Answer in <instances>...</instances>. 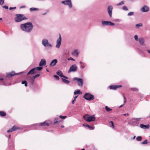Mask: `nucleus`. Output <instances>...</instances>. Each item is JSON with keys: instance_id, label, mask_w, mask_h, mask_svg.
<instances>
[{"instance_id": "a878e982", "label": "nucleus", "mask_w": 150, "mask_h": 150, "mask_svg": "<svg viewBox=\"0 0 150 150\" xmlns=\"http://www.w3.org/2000/svg\"><path fill=\"white\" fill-rule=\"evenodd\" d=\"M81 93H80V90H76L74 92V95L80 94Z\"/></svg>"}, {"instance_id": "052dcab7", "label": "nucleus", "mask_w": 150, "mask_h": 150, "mask_svg": "<svg viewBox=\"0 0 150 150\" xmlns=\"http://www.w3.org/2000/svg\"><path fill=\"white\" fill-rule=\"evenodd\" d=\"M147 52L149 53L150 54V50H147Z\"/></svg>"}, {"instance_id": "72a5a7b5", "label": "nucleus", "mask_w": 150, "mask_h": 150, "mask_svg": "<svg viewBox=\"0 0 150 150\" xmlns=\"http://www.w3.org/2000/svg\"><path fill=\"white\" fill-rule=\"evenodd\" d=\"M134 12H130L129 13H128V14H127V16H132L133 15H134Z\"/></svg>"}, {"instance_id": "f3484780", "label": "nucleus", "mask_w": 150, "mask_h": 150, "mask_svg": "<svg viewBox=\"0 0 150 150\" xmlns=\"http://www.w3.org/2000/svg\"><path fill=\"white\" fill-rule=\"evenodd\" d=\"M46 61L45 59H41L39 63V66L41 67L42 66L45 65L46 64Z\"/></svg>"}, {"instance_id": "f704fd0d", "label": "nucleus", "mask_w": 150, "mask_h": 150, "mask_svg": "<svg viewBox=\"0 0 150 150\" xmlns=\"http://www.w3.org/2000/svg\"><path fill=\"white\" fill-rule=\"evenodd\" d=\"M142 24L141 23H140L137 24L136 25V27L137 28H138L139 27L142 26Z\"/></svg>"}, {"instance_id": "f257e3e1", "label": "nucleus", "mask_w": 150, "mask_h": 150, "mask_svg": "<svg viewBox=\"0 0 150 150\" xmlns=\"http://www.w3.org/2000/svg\"><path fill=\"white\" fill-rule=\"evenodd\" d=\"M33 25L30 22H28L24 24H22L20 25L21 29L24 31L30 33L32 30Z\"/></svg>"}, {"instance_id": "bb28decb", "label": "nucleus", "mask_w": 150, "mask_h": 150, "mask_svg": "<svg viewBox=\"0 0 150 150\" xmlns=\"http://www.w3.org/2000/svg\"><path fill=\"white\" fill-rule=\"evenodd\" d=\"M62 81L65 83L68 84L70 83V81H69L66 80L64 78H62Z\"/></svg>"}, {"instance_id": "a18cd8bd", "label": "nucleus", "mask_w": 150, "mask_h": 150, "mask_svg": "<svg viewBox=\"0 0 150 150\" xmlns=\"http://www.w3.org/2000/svg\"><path fill=\"white\" fill-rule=\"evenodd\" d=\"M66 117H67L66 116H62V115H60L59 116V117L62 119H65V118H66Z\"/></svg>"}, {"instance_id": "20e7f679", "label": "nucleus", "mask_w": 150, "mask_h": 150, "mask_svg": "<svg viewBox=\"0 0 150 150\" xmlns=\"http://www.w3.org/2000/svg\"><path fill=\"white\" fill-rule=\"evenodd\" d=\"M84 119L88 122L94 121L95 118L94 115H85L83 116Z\"/></svg>"}, {"instance_id": "9d476101", "label": "nucleus", "mask_w": 150, "mask_h": 150, "mask_svg": "<svg viewBox=\"0 0 150 150\" xmlns=\"http://www.w3.org/2000/svg\"><path fill=\"white\" fill-rule=\"evenodd\" d=\"M62 3L66 5H68L70 8H71L72 5L71 0H65L62 2Z\"/></svg>"}, {"instance_id": "5fc2aeb1", "label": "nucleus", "mask_w": 150, "mask_h": 150, "mask_svg": "<svg viewBox=\"0 0 150 150\" xmlns=\"http://www.w3.org/2000/svg\"><path fill=\"white\" fill-rule=\"evenodd\" d=\"M36 78V77H35V76H33V77H32L31 78H32V79H33L34 80H35V79Z\"/></svg>"}, {"instance_id": "680f3d73", "label": "nucleus", "mask_w": 150, "mask_h": 150, "mask_svg": "<svg viewBox=\"0 0 150 150\" xmlns=\"http://www.w3.org/2000/svg\"><path fill=\"white\" fill-rule=\"evenodd\" d=\"M46 13H44L42 14V15H45L46 14Z\"/></svg>"}, {"instance_id": "7ed1b4c3", "label": "nucleus", "mask_w": 150, "mask_h": 150, "mask_svg": "<svg viewBox=\"0 0 150 150\" xmlns=\"http://www.w3.org/2000/svg\"><path fill=\"white\" fill-rule=\"evenodd\" d=\"M16 17L15 18V21L16 22H19L26 19V18L22 14H16Z\"/></svg>"}, {"instance_id": "39448f33", "label": "nucleus", "mask_w": 150, "mask_h": 150, "mask_svg": "<svg viewBox=\"0 0 150 150\" xmlns=\"http://www.w3.org/2000/svg\"><path fill=\"white\" fill-rule=\"evenodd\" d=\"M42 45L45 47H52V45L49 43L48 40L45 38L42 39Z\"/></svg>"}, {"instance_id": "e433bc0d", "label": "nucleus", "mask_w": 150, "mask_h": 150, "mask_svg": "<svg viewBox=\"0 0 150 150\" xmlns=\"http://www.w3.org/2000/svg\"><path fill=\"white\" fill-rule=\"evenodd\" d=\"M124 4V1H121V2H120V3H118V4H117L116 5L117 6H118L122 5L123 4Z\"/></svg>"}, {"instance_id": "5701e85b", "label": "nucleus", "mask_w": 150, "mask_h": 150, "mask_svg": "<svg viewBox=\"0 0 150 150\" xmlns=\"http://www.w3.org/2000/svg\"><path fill=\"white\" fill-rule=\"evenodd\" d=\"M72 54L73 55L77 57L79 55V52L77 50H75L72 52Z\"/></svg>"}, {"instance_id": "b1692460", "label": "nucleus", "mask_w": 150, "mask_h": 150, "mask_svg": "<svg viewBox=\"0 0 150 150\" xmlns=\"http://www.w3.org/2000/svg\"><path fill=\"white\" fill-rule=\"evenodd\" d=\"M139 41L140 43L142 44V45H144V41L143 39L142 38H140L139 39Z\"/></svg>"}, {"instance_id": "9b49d317", "label": "nucleus", "mask_w": 150, "mask_h": 150, "mask_svg": "<svg viewBox=\"0 0 150 150\" xmlns=\"http://www.w3.org/2000/svg\"><path fill=\"white\" fill-rule=\"evenodd\" d=\"M73 80L77 81L78 83V85L79 86H82L83 84V79L75 77L73 78Z\"/></svg>"}, {"instance_id": "4be33fe9", "label": "nucleus", "mask_w": 150, "mask_h": 150, "mask_svg": "<svg viewBox=\"0 0 150 150\" xmlns=\"http://www.w3.org/2000/svg\"><path fill=\"white\" fill-rule=\"evenodd\" d=\"M140 127L142 129H147L149 128V125H144L143 124H141Z\"/></svg>"}, {"instance_id": "69168bd1", "label": "nucleus", "mask_w": 150, "mask_h": 150, "mask_svg": "<svg viewBox=\"0 0 150 150\" xmlns=\"http://www.w3.org/2000/svg\"><path fill=\"white\" fill-rule=\"evenodd\" d=\"M135 136H134L133 137V139H135Z\"/></svg>"}, {"instance_id": "603ef678", "label": "nucleus", "mask_w": 150, "mask_h": 150, "mask_svg": "<svg viewBox=\"0 0 150 150\" xmlns=\"http://www.w3.org/2000/svg\"><path fill=\"white\" fill-rule=\"evenodd\" d=\"M40 76V74H37L36 75H35V76L36 77V78H37V77H38L39 76Z\"/></svg>"}, {"instance_id": "e2e57ef3", "label": "nucleus", "mask_w": 150, "mask_h": 150, "mask_svg": "<svg viewBox=\"0 0 150 150\" xmlns=\"http://www.w3.org/2000/svg\"><path fill=\"white\" fill-rule=\"evenodd\" d=\"M3 78H0V81L3 80Z\"/></svg>"}, {"instance_id": "4d7b16f0", "label": "nucleus", "mask_w": 150, "mask_h": 150, "mask_svg": "<svg viewBox=\"0 0 150 150\" xmlns=\"http://www.w3.org/2000/svg\"><path fill=\"white\" fill-rule=\"evenodd\" d=\"M75 101V100H74L72 101V104H74V103Z\"/></svg>"}, {"instance_id": "c9c22d12", "label": "nucleus", "mask_w": 150, "mask_h": 150, "mask_svg": "<svg viewBox=\"0 0 150 150\" xmlns=\"http://www.w3.org/2000/svg\"><path fill=\"white\" fill-rule=\"evenodd\" d=\"M22 84H25V86H27V83L26 81H22Z\"/></svg>"}, {"instance_id": "de8ad7c7", "label": "nucleus", "mask_w": 150, "mask_h": 150, "mask_svg": "<svg viewBox=\"0 0 150 150\" xmlns=\"http://www.w3.org/2000/svg\"><path fill=\"white\" fill-rule=\"evenodd\" d=\"M68 60H71L72 61H75V59H73V58L70 57V58H69L68 59Z\"/></svg>"}, {"instance_id": "58836bf2", "label": "nucleus", "mask_w": 150, "mask_h": 150, "mask_svg": "<svg viewBox=\"0 0 150 150\" xmlns=\"http://www.w3.org/2000/svg\"><path fill=\"white\" fill-rule=\"evenodd\" d=\"M122 9L123 10H125V11L128 10V9L125 6H123L122 7Z\"/></svg>"}, {"instance_id": "2f4dec72", "label": "nucleus", "mask_w": 150, "mask_h": 150, "mask_svg": "<svg viewBox=\"0 0 150 150\" xmlns=\"http://www.w3.org/2000/svg\"><path fill=\"white\" fill-rule=\"evenodd\" d=\"M105 110L108 112H109L112 110V109L109 108L108 106H106L105 107Z\"/></svg>"}, {"instance_id": "79ce46f5", "label": "nucleus", "mask_w": 150, "mask_h": 150, "mask_svg": "<svg viewBox=\"0 0 150 150\" xmlns=\"http://www.w3.org/2000/svg\"><path fill=\"white\" fill-rule=\"evenodd\" d=\"M54 77L57 80H59V76L57 75H54Z\"/></svg>"}, {"instance_id": "6e6552de", "label": "nucleus", "mask_w": 150, "mask_h": 150, "mask_svg": "<svg viewBox=\"0 0 150 150\" xmlns=\"http://www.w3.org/2000/svg\"><path fill=\"white\" fill-rule=\"evenodd\" d=\"M77 70V67L76 64H73L71 65L70 68L69 70L68 71L69 73L71 72H75Z\"/></svg>"}, {"instance_id": "4c0bfd02", "label": "nucleus", "mask_w": 150, "mask_h": 150, "mask_svg": "<svg viewBox=\"0 0 150 150\" xmlns=\"http://www.w3.org/2000/svg\"><path fill=\"white\" fill-rule=\"evenodd\" d=\"M34 80L32 79V78H31L30 80V82L31 83V85H33L34 82Z\"/></svg>"}, {"instance_id": "37998d69", "label": "nucleus", "mask_w": 150, "mask_h": 150, "mask_svg": "<svg viewBox=\"0 0 150 150\" xmlns=\"http://www.w3.org/2000/svg\"><path fill=\"white\" fill-rule=\"evenodd\" d=\"M4 3V0H0V5H3Z\"/></svg>"}, {"instance_id": "cd10ccee", "label": "nucleus", "mask_w": 150, "mask_h": 150, "mask_svg": "<svg viewBox=\"0 0 150 150\" xmlns=\"http://www.w3.org/2000/svg\"><path fill=\"white\" fill-rule=\"evenodd\" d=\"M30 11H39V9L38 8H30Z\"/></svg>"}, {"instance_id": "f03ea898", "label": "nucleus", "mask_w": 150, "mask_h": 150, "mask_svg": "<svg viewBox=\"0 0 150 150\" xmlns=\"http://www.w3.org/2000/svg\"><path fill=\"white\" fill-rule=\"evenodd\" d=\"M141 118H133L130 119L128 122L129 124L132 125L134 126H137L139 124V121H140Z\"/></svg>"}, {"instance_id": "aec40b11", "label": "nucleus", "mask_w": 150, "mask_h": 150, "mask_svg": "<svg viewBox=\"0 0 150 150\" xmlns=\"http://www.w3.org/2000/svg\"><path fill=\"white\" fill-rule=\"evenodd\" d=\"M39 125L42 126H48L50 125L47 122H46L45 121L42 123H40Z\"/></svg>"}, {"instance_id": "ea45409f", "label": "nucleus", "mask_w": 150, "mask_h": 150, "mask_svg": "<svg viewBox=\"0 0 150 150\" xmlns=\"http://www.w3.org/2000/svg\"><path fill=\"white\" fill-rule=\"evenodd\" d=\"M110 123L111 124V126H110L111 127H112L113 129H114V126L113 124V123L112 121H110Z\"/></svg>"}, {"instance_id": "dca6fc26", "label": "nucleus", "mask_w": 150, "mask_h": 150, "mask_svg": "<svg viewBox=\"0 0 150 150\" xmlns=\"http://www.w3.org/2000/svg\"><path fill=\"white\" fill-rule=\"evenodd\" d=\"M141 11L143 12H146L149 11V8L146 6H144L141 9Z\"/></svg>"}, {"instance_id": "a211bd4d", "label": "nucleus", "mask_w": 150, "mask_h": 150, "mask_svg": "<svg viewBox=\"0 0 150 150\" xmlns=\"http://www.w3.org/2000/svg\"><path fill=\"white\" fill-rule=\"evenodd\" d=\"M121 87H122V86L121 85H112L110 86L109 88L110 89L115 90L117 88Z\"/></svg>"}, {"instance_id": "473e14b6", "label": "nucleus", "mask_w": 150, "mask_h": 150, "mask_svg": "<svg viewBox=\"0 0 150 150\" xmlns=\"http://www.w3.org/2000/svg\"><path fill=\"white\" fill-rule=\"evenodd\" d=\"M142 139V137L141 136H138L136 138V140L138 141H141Z\"/></svg>"}, {"instance_id": "ddd939ff", "label": "nucleus", "mask_w": 150, "mask_h": 150, "mask_svg": "<svg viewBox=\"0 0 150 150\" xmlns=\"http://www.w3.org/2000/svg\"><path fill=\"white\" fill-rule=\"evenodd\" d=\"M22 72H21L19 73L16 74L14 72L12 71L11 72L9 73L6 76V77L7 78H11L13 76L15 75H18L20 74H21Z\"/></svg>"}, {"instance_id": "a19ab883", "label": "nucleus", "mask_w": 150, "mask_h": 150, "mask_svg": "<svg viewBox=\"0 0 150 150\" xmlns=\"http://www.w3.org/2000/svg\"><path fill=\"white\" fill-rule=\"evenodd\" d=\"M134 38L135 40L136 41H137L139 40V39L138 38V36L137 35H135V36H134Z\"/></svg>"}, {"instance_id": "412c9836", "label": "nucleus", "mask_w": 150, "mask_h": 150, "mask_svg": "<svg viewBox=\"0 0 150 150\" xmlns=\"http://www.w3.org/2000/svg\"><path fill=\"white\" fill-rule=\"evenodd\" d=\"M36 73V71L35 69L34 68L32 69L30 71H29L27 73V75H29L31 74H35Z\"/></svg>"}, {"instance_id": "49530a36", "label": "nucleus", "mask_w": 150, "mask_h": 150, "mask_svg": "<svg viewBox=\"0 0 150 150\" xmlns=\"http://www.w3.org/2000/svg\"><path fill=\"white\" fill-rule=\"evenodd\" d=\"M54 121H55V122H54V124H56L58 122V118H55L54 119Z\"/></svg>"}, {"instance_id": "8fccbe9b", "label": "nucleus", "mask_w": 150, "mask_h": 150, "mask_svg": "<svg viewBox=\"0 0 150 150\" xmlns=\"http://www.w3.org/2000/svg\"><path fill=\"white\" fill-rule=\"evenodd\" d=\"M16 8V7H10L9 8V9L10 10H11L12 9H15Z\"/></svg>"}, {"instance_id": "f8f14e48", "label": "nucleus", "mask_w": 150, "mask_h": 150, "mask_svg": "<svg viewBox=\"0 0 150 150\" xmlns=\"http://www.w3.org/2000/svg\"><path fill=\"white\" fill-rule=\"evenodd\" d=\"M113 9V7L112 6H109L107 8L108 13L110 17H111L112 16V12Z\"/></svg>"}, {"instance_id": "13d9d810", "label": "nucleus", "mask_w": 150, "mask_h": 150, "mask_svg": "<svg viewBox=\"0 0 150 150\" xmlns=\"http://www.w3.org/2000/svg\"><path fill=\"white\" fill-rule=\"evenodd\" d=\"M78 96H76L74 98V100H75L76 98H77V97H78Z\"/></svg>"}, {"instance_id": "774afa93", "label": "nucleus", "mask_w": 150, "mask_h": 150, "mask_svg": "<svg viewBox=\"0 0 150 150\" xmlns=\"http://www.w3.org/2000/svg\"><path fill=\"white\" fill-rule=\"evenodd\" d=\"M2 18H0V20H2Z\"/></svg>"}, {"instance_id": "bf43d9fd", "label": "nucleus", "mask_w": 150, "mask_h": 150, "mask_svg": "<svg viewBox=\"0 0 150 150\" xmlns=\"http://www.w3.org/2000/svg\"><path fill=\"white\" fill-rule=\"evenodd\" d=\"M81 67L82 69H83L84 68V67L83 66L81 65Z\"/></svg>"}, {"instance_id": "c756f323", "label": "nucleus", "mask_w": 150, "mask_h": 150, "mask_svg": "<svg viewBox=\"0 0 150 150\" xmlns=\"http://www.w3.org/2000/svg\"><path fill=\"white\" fill-rule=\"evenodd\" d=\"M6 115V113L3 111H0V115L1 116H4Z\"/></svg>"}, {"instance_id": "6e6d98bb", "label": "nucleus", "mask_w": 150, "mask_h": 150, "mask_svg": "<svg viewBox=\"0 0 150 150\" xmlns=\"http://www.w3.org/2000/svg\"><path fill=\"white\" fill-rule=\"evenodd\" d=\"M123 115L125 116H128L129 115V114L128 113H126L124 114Z\"/></svg>"}, {"instance_id": "0eeeda50", "label": "nucleus", "mask_w": 150, "mask_h": 150, "mask_svg": "<svg viewBox=\"0 0 150 150\" xmlns=\"http://www.w3.org/2000/svg\"><path fill=\"white\" fill-rule=\"evenodd\" d=\"M61 41L62 38L61 35L59 34V37L57 39L56 41V44L55 46V47L56 48L59 49L60 48L61 45Z\"/></svg>"}, {"instance_id": "423d86ee", "label": "nucleus", "mask_w": 150, "mask_h": 150, "mask_svg": "<svg viewBox=\"0 0 150 150\" xmlns=\"http://www.w3.org/2000/svg\"><path fill=\"white\" fill-rule=\"evenodd\" d=\"M83 98L85 99L88 100H93L94 98V96L93 95L89 93H85L83 96Z\"/></svg>"}, {"instance_id": "864d4df0", "label": "nucleus", "mask_w": 150, "mask_h": 150, "mask_svg": "<svg viewBox=\"0 0 150 150\" xmlns=\"http://www.w3.org/2000/svg\"><path fill=\"white\" fill-rule=\"evenodd\" d=\"M25 7H26L25 6H21L20 7V8H25Z\"/></svg>"}, {"instance_id": "338daca9", "label": "nucleus", "mask_w": 150, "mask_h": 150, "mask_svg": "<svg viewBox=\"0 0 150 150\" xmlns=\"http://www.w3.org/2000/svg\"><path fill=\"white\" fill-rule=\"evenodd\" d=\"M79 63L80 64H81L82 63V62H79Z\"/></svg>"}, {"instance_id": "7c9ffc66", "label": "nucleus", "mask_w": 150, "mask_h": 150, "mask_svg": "<svg viewBox=\"0 0 150 150\" xmlns=\"http://www.w3.org/2000/svg\"><path fill=\"white\" fill-rule=\"evenodd\" d=\"M123 97H124V103L122 105L120 106L119 107V108H121L126 103V98L124 96V95L123 96Z\"/></svg>"}, {"instance_id": "1a4fd4ad", "label": "nucleus", "mask_w": 150, "mask_h": 150, "mask_svg": "<svg viewBox=\"0 0 150 150\" xmlns=\"http://www.w3.org/2000/svg\"><path fill=\"white\" fill-rule=\"evenodd\" d=\"M101 24L103 26L105 25L113 26L114 25V23L110 21H102L101 22Z\"/></svg>"}, {"instance_id": "6ab92c4d", "label": "nucleus", "mask_w": 150, "mask_h": 150, "mask_svg": "<svg viewBox=\"0 0 150 150\" xmlns=\"http://www.w3.org/2000/svg\"><path fill=\"white\" fill-rule=\"evenodd\" d=\"M57 59H55L52 60L50 64V66H54L57 63Z\"/></svg>"}, {"instance_id": "2eb2a0df", "label": "nucleus", "mask_w": 150, "mask_h": 150, "mask_svg": "<svg viewBox=\"0 0 150 150\" xmlns=\"http://www.w3.org/2000/svg\"><path fill=\"white\" fill-rule=\"evenodd\" d=\"M57 74L58 75H59V76H60V77H64V78H65L66 79H68V78L67 77L64 76V75L63 74V73H62V71H59V70L57 72Z\"/></svg>"}, {"instance_id": "393cba45", "label": "nucleus", "mask_w": 150, "mask_h": 150, "mask_svg": "<svg viewBox=\"0 0 150 150\" xmlns=\"http://www.w3.org/2000/svg\"><path fill=\"white\" fill-rule=\"evenodd\" d=\"M83 126L85 127H88V128L91 129H94V127H91V126L89 125L86 124H84L83 125Z\"/></svg>"}, {"instance_id": "0e129e2a", "label": "nucleus", "mask_w": 150, "mask_h": 150, "mask_svg": "<svg viewBox=\"0 0 150 150\" xmlns=\"http://www.w3.org/2000/svg\"><path fill=\"white\" fill-rule=\"evenodd\" d=\"M61 127L62 128H63L64 127V125H62Z\"/></svg>"}, {"instance_id": "4468645a", "label": "nucleus", "mask_w": 150, "mask_h": 150, "mask_svg": "<svg viewBox=\"0 0 150 150\" xmlns=\"http://www.w3.org/2000/svg\"><path fill=\"white\" fill-rule=\"evenodd\" d=\"M19 129V128L18 127L14 126H13L11 128L8 129L7 132H11Z\"/></svg>"}, {"instance_id": "3c124183", "label": "nucleus", "mask_w": 150, "mask_h": 150, "mask_svg": "<svg viewBox=\"0 0 150 150\" xmlns=\"http://www.w3.org/2000/svg\"><path fill=\"white\" fill-rule=\"evenodd\" d=\"M3 7L4 8L6 9H7L8 8V6H3Z\"/></svg>"}, {"instance_id": "09e8293b", "label": "nucleus", "mask_w": 150, "mask_h": 150, "mask_svg": "<svg viewBox=\"0 0 150 150\" xmlns=\"http://www.w3.org/2000/svg\"><path fill=\"white\" fill-rule=\"evenodd\" d=\"M131 90L133 91H135L137 90V89L135 88H132Z\"/></svg>"}, {"instance_id": "c85d7f7f", "label": "nucleus", "mask_w": 150, "mask_h": 150, "mask_svg": "<svg viewBox=\"0 0 150 150\" xmlns=\"http://www.w3.org/2000/svg\"><path fill=\"white\" fill-rule=\"evenodd\" d=\"M35 69V70L36 71L37 70L38 71H40L42 69V67H36L34 68Z\"/></svg>"}, {"instance_id": "c03bdc74", "label": "nucleus", "mask_w": 150, "mask_h": 150, "mask_svg": "<svg viewBox=\"0 0 150 150\" xmlns=\"http://www.w3.org/2000/svg\"><path fill=\"white\" fill-rule=\"evenodd\" d=\"M147 143V140H145L142 143V144H146Z\"/></svg>"}]
</instances>
